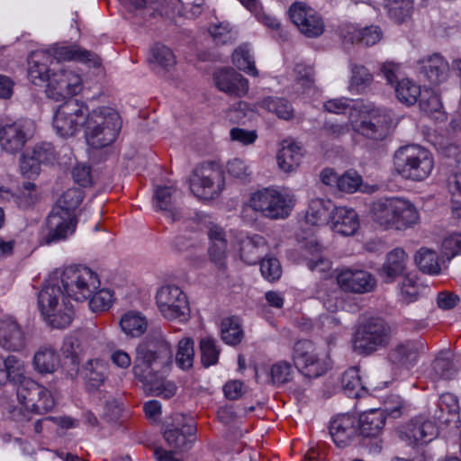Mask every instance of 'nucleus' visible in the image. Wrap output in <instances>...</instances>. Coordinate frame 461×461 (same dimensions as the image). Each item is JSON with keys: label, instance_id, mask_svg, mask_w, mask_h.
<instances>
[{"label": "nucleus", "instance_id": "nucleus-1", "mask_svg": "<svg viewBox=\"0 0 461 461\" xmlns=\"http://www.w3.org/2000/svg\"><path fill=\"white\" fill-rule=\"evenodd\" d=\"M61 61H77L90 67H99L98 56L77 45H55L46 50L32 52L29 59L28 77L34 85L48 83V77L54 71L51 66Z\"/></svg>", "mask_w": 461, "mask_h": 461}, {"label": "nucleus", "instance_id": "nucleus-2", "mask_svg": "<svg viewBox=\"0 0 461 461\" xmlns=\"http://www.w3.org/2000/svg\"><path fill=\"white\" fill-rule=\"evenodd\" d=\"M172 357V347L162 337L140 345L132 369L134 377L148 390L168 371Z\"/></svg>", "mask_w": 461, "mask_h": 461}, {"label": "nucleus", "instance_id": "nucleus-3", "mask_svg": "<svg viewBox=\"0 0 461 461\" xmlns=\"http://www.w3.org/2000/svg\"><path fill=\"white\" fill-rule=\"evenodd\" d=\"M89 114L85 130L86 143L93 149H103L113 144L122 129L118 112L103 106L93 110Z\"/></svg>", "mask_w": 461, "mask_h": 461}, {"label": "nucleus", "instance_id": "nucleus-4", "mask_svg": "<svg viewBox=\"0 0 461 461\" xmlns=\"http://www.w3.org/2000/svg\"><path fill=\"white\" fill-rule=\"evenodd\" d=\"M17 388V398L19 402L25 408L14 410L12 418L18 421H29L32 414L42 415L51 411L55 405L54 398L51 393L43 385L32 379L24 377L21 381Z\"/></svg>", "mask_w": 461, "mask_h": 461}, {"label": "nucleus", "instance_id": "nucleus-5", "mask_svg": "<svg viewBox=\"0 0 461 461\" xmlns=\"http://www.w3.org/2000/svg\"><path fill=\"white\" fill-rule=\"evenodd\" d=\"M393 164L403 178L422 181L431 174L434 158L429 150L420 145H406L395 151Z\"/></svg>", "mask_w": 461, "mask_h": 461}, {"label": "nucleus", "instance_id": "nucleus-6", "mask_svg": "<svg viewBox=\"0 0 461 461\" xmlns=\"http://www.w3.org/2000/svg\"><path fill=\"white\" fill-rule=\"evenodd\" d=\"M52 275L57 277L67 297L78 302L87 300L100 286L97 274L87 267L70 266Z\"/></svg>", "mask_w": 461, "mask_h": 461}, {"label": "nucleus", "instance_id": "nucleus-7", "mask_svg": "<svg viewBox=\"0 0 461 461\" xmlns=\"http://www.w3.org/2000/svg\"><path fill=\"white\" fill-rule=\"evenodd\" d=\"M349 122L355 132L374 140H382L391 131L393 115L387 108L368 104L359 111L357 118L351 113Z\"/></svg>", "mask_w": 461, "mask_h": 461}, {"label": "nucleus", "instance_id": "nucleus-8", "mask_svg": "<svg viewBox=\"0 0 461 461\" xmlns=\"http://www.w3.org/2000/svg\"><path fill=\"white\" fill-rule=\"evenodd\" d=\"M294 205V194L273 187L258 190L252 194L249 199V206L269 219L288 217Z\"/></svg>", "mask_w": 461, "mask_h": 461}, {"label": "nucleus", "instance_id": "nucleus-9", "mask_svg": "<svg viewBox=\"0 0 461 461\" xmlns=\"http://www.w3.org/2000/svg\"><path fill=\"white\" fill-rule=\"evenodd\" d=\"M390 341V328L380 318H369L360 323L352 339L354 351L360 355H370L384 348Z\"/></svg>", "mask_w": 461, "mask_h": 461}, {"label": "nucleus", "instance_id": "nucleus-10", "mask_svg": "<svg viewBox=\"0 0 461 461\" xmlns=\"http://www.w3.org/2000/svg\"><path fill=\"white\" fill-rule=\"evenodd\" d=\"M89 109L84 103L69 98L60 104L53 117V127L64 138L75 135L81 127L86 128Z\"/></svg>", "mask_w": 461, "mask_h": 461}, {"label": "nucleus", "instance_id": "nucleus-11", "mask_svg": "<svg viewBox=\"0 0 461 461\" xmlns=\"http://www.w3.org/2000/svg\"><path fill=\"white\" fill-rule=\"evenodd\" d=\"M224 187V175L221 166L214 162H205L194 170L190 180L192 193L205 200L213 199Z\"/></svg>", "mask_w": 461, "mask_h": 461}, {"label": "nucleus", "instance_id": "nucleus-12", "mask_svg": "<svg viewBox=\"0 0 461 461\" xmlns=\"http://www.w3.org/2000/svg\"><path fill=\"white\" fill-rule=\"evenodd\" d=\"M35 124L31 120L0 123V147L9 154L20 152L33 137Z\"/></svg>", "mask_w": 461, "mask_h": 461}, {"label": "nucleus", "instance_id": "nucleus-13", "mask_svg": "<svg viewBox=\"0 0 461 461\" xmlns=\"http://www.w3.org/2000/svg\"><path fill=\"white\" fill-rule=\"evenodd\" d=\"M157 304L161 314L167 320L186 321L189 306L185 294L175 285L162 286L156 295Z\"/></svg>", "mask_w": 461, "mask_h": 461}, {"label": "nucleus", "instance_id": "nucleus-14", "mask_svg": "<svg viewBox=\"0 0 461 461\" xmlns=\"http://www.w3.org/2000/svg\"><path fill=\"white\" fill-rule=\"evenodd\" d=\"M163 432L167 446L175 451H185L191 448L195 440L196 427L192 419L183 414H176L172 422L166 423Z\"/></svg>", "mask_w": 461, "mask_h": 461}, {"label": "nucleus", "instance_id": "nucleus-15", "mask_svg": "<svg viewBox=\"0 0 461 461\" xmlns=\"http://www.w3.org/2000/svg\"><path fill=\"white\" fill-rule=\"evenodd\" d=\"M292 23L299 32L307 38L320 37L325 30L322 17L305 4L295 2L288 10Z\"/></svg>", "mask_w": 461, "mask_h": 461}, {"label": "nucleus", "instance_id": "nucleus-16", "mask_svg": "<svg viewBox=\"0 0 461 461\" xmlns=\"http://www.w3.org/2000/svg\"><path fill=\"white\" fill-rule=\"evenodd\" d=\"M81 84V77L76 72L65 68L54 69L48 77L46 94L49 98L60 101L78 94Z\"/></svg>", "mask_w": 461, "mask_h": 461}, {"label": "nucleus", "instance_id": "nucleus-17", "mask_svg": "<svg viewBox=\"0 0 461 461\" xmlns=\"http://www.w3.org/2000/svg\"><path fill=\"white\" fill-rule=\"evenodd\" d=\"M77 224L76 214H70L59 206H53L46 221L47 233L43 237L47 245L65 240L72 235Z\"/></svg>", "mask_w": 461, "mask_h": 461}, {"label": "nucleus", "instance_id": "nucleus-18", "mask_svg": "<svg viewBox=\"0 0 461 461\" xmlns=\"http://www.w3.org/2000/svg\"><path fill=\"white\" fill-rule=\"evenodd\" d=\"M58 159V152L52 143L41 141L23 154L20 170L27 177L37 176L41 165H52Z\"/></svg>", "mask_w": 461, "mask_h": 461}, {"label": "nucleus", "instance_id": "nucleus-19", "mask_svg": "<svg viewBox=\"0 0 461 461\" xmlns=\"http://www.w3.org/2000/svg\"><path fill=\"white\" fill-rule=\"evenodd\" d=\"M294 358L296 365L302 368L305 376L316 378L327 372L330 364L326 358H321L314 352L313 346L309 340H300L294 348Z\"/></svg>", "mask_w": 461, "mask_h": 461}, {"label": "nucleus", "instance_id": "nucleus-20", "mask_svg": "<svg viewBox=\"0 0 461 461\" xmlns=\"http://www.w3.org/2000/svg\"><path fill=\"white\" fill-rule=\"evenodd\" d=\"M426 348V344L421 340H406L390 349L388 359L397 368L411 369L417 365Z\"/></svg>", "mask_w": 461, "mask_h": 461}, {"label": "nucleus", "instance_id": "nucleus-21", "mask_svg": "<svg viewBox=\"0 0 461 461\" xmlns=\"http://www.w3.org/2000/svg\"><path fill=\"white\" fill-rule=\"evenodd\" d=\"M337 282L343 291L354 294H366L375 286V277L360 269H342L337 276Z\"/></svg>", "mask_w": 461, "mask_h": 461}, {"label": "nucleus", "instance_id": "nucleus-22", "mask_svg": "<svg viewBox=\"0 0 461 461\" xmlns=\"http://www.w3.org/2000/svg\"><path fill=\"white\" fill-rule=\"evenodd\" d=\"M417 68L431 86H438L445 82L449 71L447 61L438 53L427 55L419 59Z\"/></svg>", "mask_w": 461, "mask_h": 461}, {"label": "nucleus", "instance_id": "nucleus-23", "mask_svg": "<svg viewBox=\"0 0 461 461\" xmlns=\"http://www.w3.org/2000/svg\"><path fill=\"white\" fill-rule=\"evenodd\" d=\"M217 88L229 95L241 97L249 92V81L233 68H222L213 76Z\"/></svg>", "mask_w": 461, "mask_h": 461}, {"label": "nucleus", "instance_id": "nucleus-24", "mask_svg": "<svg viewBox=\"0 0 461 461\" xmlns=\"http://www.w3.org/2000/svg\"><path fill=\"white\" fill-rule=\"evenodd\" d=\"M329 431L338 447L348 446L358 435L357 417L349 414L337 416L330 421Z\"/></svg>", "mask_w": 461, "mask_h": 461}, {"label": "nucleus", "instance_id": "nucleus-25", "mask_svg": "<svg viewBox=\"0 0 461 461\" xmlns=\"http://www.w3.org/2000/svg\"><path fill=\"white\" fill-rule=\"evenodd\" d=\"M436 423L421 416L411 419L404 429V435L413 444H427L438 436Z\"/></svg>", "mask_w": 461, "mask_h": 461}, {"label": "nucleus", "instance_id": "nucleus-26", "mask_svg": "<svg viewBox=\"0 0 461 461\" xmlns=\"http://www.w3.org/2000/svg\"><path fill=\"white\" fill-rule=\"evenodd\" d=\"M26 345L24 331L13 318L0 320V347L6 350L19 351Z\"/></svg>", "mask_w": 461, "mask_h": 461}, {"label": "nucleus", "instance_id": "nucleus-27", "mask_svg": "<svg viewBox=\"0 0 461 461\" xmlns=\"http://www.w3.org/2000/svg\"><path fill=\"white\" fill-rule=\"evenodd\" d=\"M63 298H67V295L59 285L57 277L51 275L38 294V305L43 318L49 315V312H52L53 308L61 303Z\"/></svg>", "mask_w": 461, "mask_h": 461}, {"label": "nucleus", "instance_id": "nucleus-28", "mask_svg": "<svg viewBox=\"0 0 461 461\" xmlns=\"http://www.w3.org/2000/svg\"><path fill=\"white\" fill-rule=\"evenodd\" d=\"M177 190L173 186H157L154 192L155 206L171 221H179L181 212L176 206Z\"/></svg>", "mask_w": 461, "mask_h": 461}, {"label": "nucleus", "instance_id": "nucleus-29", "mask_svg": "<svg viewBox=\"0 0 461 461\" xmlns=\"http://www.w3.org/2000/svg\"><path fill=\"white\" fill-rule=\"evenodd\" d=\"M332 229L343 236L354 235L359 228L357 212L347 207H336L331 213Z\"/></svg>", "mask_w": 461, "mask_h": 461}, {"label": "nucleus", "instance_id": "nucleus-30", "mask_svg": "<svg viewBox=\"0 0 461 461\" xmlns=\"http://www.w3.org/2000/svg\"><path fill=\"white\" fill-rule=\"evenodd\" d=\"M357 420L358 434L363 437H376L385 424V414L381 409H372L363 412Z\"/></svg>", "mask_w": 461, "mask_h": 461}, {"label": "nucleus", "instance_id": "nucleus-31", "mask_svg": "<svg viewBox=\"0 0 461 461\" xmlns=\"http://www.w3.org/2000/svg\"><path fill=\"white\" fill-rule=\"evenodd\" d=\"M239 244L240 258L249 265L256 264L267 251V241L260 235L242 237Z\"/></svg>", "mask_w": 461, "mask_h": 461}, {"label": "nucleus", "instance_id": "nucleus-32", "mask_svg": "<svg viewBox=\"0 0 461 461\" xmlns=\"http://www.w3.org/2000/svg\"><path fill=\"white\" fill-rule=\"evenodd\" d=\"M456 368L455 367L450 353L440 352L431 363L430 367L427 370V377L433 383L450 380L455 377Z\"/></svg>", "mask_w": 461, "mask_h": 461}, {"label": "nucleus", "instance_id": "nucleus-33", "mask_svg": "<svg viewBox=\"0 0 461 461\" xmlns=\"http://www.w3.org/2000/svg\"><path fill=\"white\" fill-rule=\"evenodd\" d=\"M458 411L459 405L456 397L452 393H443L438 401L432 416L438 424L447 425L456 420Z\"/></svg>", "mask_w": 461, "mask_h": 461}, {"label": "nucleus", "instance_id": "nucleus-34", "mask_svg": "<svg viewBox=\"0 0 461 461\" xmlns=\"http://www.w3.org/2000/svg\"><path fill=\"white\" fill-rule=\"evenodd\" d=\"M407 255L402 249L396 248L387 254L386 260L381 269V276L386 282L391 283L396 277L404 274Z\"/></svg>", "mask_w": 461, "mask_h": 461}, {"label": "nucleus", "instance_id": "nucleus-35", "mask_svg": "<svg viewBox=\"0 0 461 461\" xmlns=\"http://www.w3.org/2000/svg\"><path fill=\"white\" fill-rule=\"evenodd\" d=\"M396 197L383 198L373 203V220L384 228L393 227L394 212L401 208L395 205Z\"/></svg>", "mask_w": 461, "mask_h": 461}, {"label": "nucleus", "instance_id": "nucleus-36", "mask_svg": "<svg viewBox=\"0 0 461 461\" xmlns=\"http://www.w3.org/2000/svg\"><path fill=\"white\" fill-rule=\"evenodd\" d=\"M24 374L23 362L14 355L4 358L0 356V387L7 383L17 384Z\"/></svg>", "mask_w": 461, "mask_h": 461}, {"label": "nucleus", "instance_id": "nucleus-37", "mask_svg": "<svg viewBox=\"0 0 461 461\" xmlns=\"http://www.w3.org/2000/svg\"><path fill=\"white\" fill-rule=\"evenodd\" d=\"M302 156V149L299 145L290 140H284L277 153V164L282 170L290 172L299 166Z\"/></svg>", "mask_w": 461, "mask_h": 461}, {"label": "nucleus", "instance_id": "nucleus-38", "mask_svg": "<svg viewBox=\"0 0 461 461\" xmlns=\"http://www.w3.org/2000/svg\"><path fill=\"white\" fill-rule=\"evenodd\" d=\"M33 366L40 374H52L59 366V356L55 348L41 347L34 354Z\"/></svg>", "mask_w": 461, "mask_h": 461}, {"label": "nucleus", "instance_id": "nucleus-39", "mask_svg": "<svg viewBox=\"0 0 461 461\" xmlns=\"http://www.w3.org/2000/svg\"><path fill=\"white\" fill-rule=\"evenodd\" d=\"M68 298H63L61 303L53 308L54 311L44 317L45 321L52 328L65 329L71 324L74 310Z\"/></svg>", "mask_w": 461, "mask_h": 461}, {"label": "nucleus", "instance_id": "nucleus-40", "mask_svg": "<svg viewBox=\"0 0 461 461\" xmlns=\"http://www.w3.org/2000/svg\"><path fill=\"white\" fill-rule=\"evenodd\" d=\"M330 200L321 198L312 199L306 212V221L311 225L321 226L328 222L331 217L330 210L332 209Z\"/></svg>", "mask_w": 461, "mask_h": 461}, {"label": "nucleus", "instance_id": "nucleus-41", "mask_svg": "<svg viewBox=\"0 0 461 461\" xmlns=\"http://www.w3.org/2000/svg\"><path fill=\"white\" fill-rule=\"evenodd\" d=\"M395 205L401 209L394 212L393 228L402 230L412 226L418 221V211L410 201L396 197Z\"/></svg>", "mask_w": 461, "mask_h": 461}, {"label": "nucleus", "instance_id": "nucleus-42", "mask_svg": "<svg viewBox=\"0 0 461 461\" xmlns=\"http://www.w3.org/2000/svg\"><path fill=\"white\" fill-rule=\"evenodd\" d=\"M258 105L275 113L281 120L289 121L294 117V110L290 102L285 98L268 96L260 101Z\"/></svg>", "mask_w": 461, "mask_h": 461}, {"label": "nucleus", "instance_id": "nucleus-43", "mask_svg": "<svg viewBox=\"0 0 461 461\" xmlns=\"http://www.w3.org/2000/svg\"><path fill=\"white\" fill-rule=\"evenodd\" d=\"M120 326L125 334L131 337H140L146 331L148 321L140 312H128L122 317Z\"/></svg>", "mask_w": 461, "mask_h": 461}, {"label": "nucleus", "instance_id": "nucleus-44", "mask_svg": "<svg viewBox=\"0 0 461 461\" xmlns=\"http://www.w3.org/2000/svg\"><path fill=\"white\" fill-rule=\"evenodd\" d=\"M107 365L101 359H90L84 366V375L89 385L98 388L107 377Z\"/></svg>", "mask_w": 461, "mask_h": 461}, {"label": "nucleus", "instance_id": "nucleus-45", "mask_svg": "<svg viewBox=\"0 0 461 461\" xmlns=\"http://www.w3.org/2000/svg\"><path fill=\"white\" fill-rule=\"evenodd\" d=\"M149 61L153 69L159 68L169 70L176 64V59L172 50L165 45L157 43L150 50Z\"/></svg>", "mask_w": 461, "mask_h": 461}, {"label": "nucleus", "instance_id": "nucleus-46", "mask_svg": "<svg viewBox=\"0 0 461 461\" xmlns=\"http://www.w3.org/2000/svg\"><path fill=\"white\" fill-rule=\"evenodd\" d=\"M398 100L407 105H412L421 95L420 87L408 78H402L394 86Z\"/></svg>", "mask_w": 461, "mask_h": 461}, {"label": "nucleus", "instance_id": "nucleus-47", "mask_svg": "<svg viewBox=\"0 0 461 461\" xmlns=\"http://www.w3.org/2000/svg\"><path fill=\"white\" fill-rule=\"evenodd\" d=\"M221 339L229 345L239 344L243 338V331L237 317H228L221 323Z\"/></svg>", "mask_w": 461, "mask_h": 461}, {"label": "nucleus", "instance_id": "nucleus-48", "mask_svg": "<svg viewBox=\"0 0 461 461\" xmlns=\"http://www.w3.org/2000/svg\"><path fill=\"white\" fill-rule=\"evenodd\" d=\"M349 90L357 94L363 93L373 82V75L362 65H351Z\"/></svg>", "mask_w": 461, "mask_h": 461}, {"label": "nucleus", "instance_id": "nucleus-49", "mask_svg": "<svg viewBox=\"0 0 461 461\" xmlns=\"http://www.w3.org/2000/svg\"><path fill=\"white\" fill-rule=\"evenodd\" d=\"M389 17L397 23L404 22L413 9L412 0H384Z\"/></svg>", "mask_w": 461, "mask_h": 461}, {"label": "nucleus", "instance_id": "nucleus-50", "mask_svg": "<svg viewBox=\"0 0 461 461\" xmlns=\"http://www.w3.org/2000/svg\"><path fill=\"white\" fill-rule=\"evenodd\" d=\"M341 385L345 393L349 397H360L361 391L365 390L359 370L357 367H350L343 373Z\"/></svg>", "mask_w": 461, "mask_h": 461}, {"label": "nucleus", "instance_id": "nucleus-51", "mask_svg": "<svg viewBox=\"0 0 461 461\" xmlns=\"http://www.w3.org/2000/svg\"><path fill=\"white\" fill-rule=\"evenodd\" d=\"M232 61L234 65L249 76L257 77L258 71L255 67L253 57L247 45H241L232 53Z\"/></svg>", "mask_w": 461, "mask_h": 461}, {"label": "nucleus", "instance_id": "nucleus-52", "mask_svg": "<svg viewBox=\"0 0 461 461\" xmlns=\"http://www.w3.org/2000/svg\"><path fill=\"white\" fill-rule=\"evenodd\" d=\"M419 106L421 112L436 120H443L442 104L439 97L433 92L426 90L420 95Z\"/></svg>", "mask_w": 461, "mask_h": 461}, {"label": "nucleus", "instance_id": "nucleus-53", "mask_svg": "<svg viewBox=\"0 0 461 461\" xmlns=\"http://www.w3.org/2000/svg\"><path fill=\"white\" fill-rule=\"evenodd\" d=\"M415 262L424 273L437 275L440 272L437 253L431 249H420L415 256Z\"/></svg>", "mask_w": 461, "mask_h": 461}, {"label": "nucleus", "instance_id": "nucleus-54", "mask_svg": "<svg viewBox=\"0 0 461 461\" xmlns=\"http://www.w3.org/2000/svg\"><path fill=\"white\" fill-rule=\"evenodd\" d=\"M194 357V340L190 338L182 339L178 342L176 355V362L177 366L183 370H187L193 366Z\"/></svg>", "mask_w": 461, "mask_h": 461}, {"label": "nucleus", "instance_id": "nucleus-55", "mask_svg": "<svg viewBox=\"0 0 461 461\" xmlns=\"http://www.w3.org/2000/svg\"><path fill=\"white\" fill-rule=\"evenodd\" d=\"M83 198V191L80 188H69L63 193L54 206H59L70 214H76L75 212Z\"/></svg>", "mask_w": 461, "mask_h": 461}, {"label": "nucleus", "instance_id": "nucleus-56", "mask_svg": "<svg viewBox=\"0 0 461 461\" xmlns=\"http://www.w3.org/2000/svg\"><path fill=\"white\" fill-rule=\"evenodd\" d=\"M61 350L66 357H70L73 365L77 366L85 352V347L80 339L70 336L64 339Z\"/></svg>", "mask_w": 461, "mask_h": 461}, {"label": "nucleus", "instance_id": "nucleus-57", "mask_svg": "<svg viewBox=\"0 0 461 461\" xmlns=\"http://www.w3.org/2000/svg\"><path fill=\"white\" fill-rule=\"evenodd\" d=\"M447 186L452 195V215L456 219H461V175L450 176L447 180Z\"/></svg>", "mask_w": 461, "mask_h": 461}, {"label": "nucleus", "instance_id": "nucleus-58", "mask_svg": "<svg viewBox=\"0 0 461 461\" xmlns=\"http://www.w3.org/2000/svg\"><path fill=\"white\" fill-rule=\"evenodd\" d=\"M294 373L293 366L286 361H279L274 364L270 369L271 383L280 385L288 383Z\"/></svg>", "mask_w": 461, "mask_h": 461}, {"label": "nucleus", "instance_id": "nucleus-59", "mask_svg": "<svg viewBox=\"0 0 461 461\" xmlns=\"http://www.w3.org/2000/svg\"><path fill=\"white\" fill-rule=\"evenodd\" d=\"M202 363L204 366L215 365L218 362L220 349L212 338H203L200 340Z\"/></svg>", "mask_w": 461, "mask_h": 461}, {"label": "nucleus", "instance_id": "nucleus-60", "mask_svg": "<svg viewBox=\"0 0 461 461\" xmlns=\"http://www.w3.org/2000/svg\"><path fill=\"white\" fill-rule=\"evenodd\" d=\"M89 307L94 312H100L107 311L113 300V294L107 289L95 290L94 294L88 298Z\"/></svg>", "mask_w": 461, "mask_h": 461}, {"label": "nucleus", "instance_id": "nucleus-61", "mask_svg": "<svg viewBox=\"0 0 461 461\" xmlns=\"http://www.w3.org/2000/svg\"><path fill=\"white\" fill-rule=\"evenodd\" d=\"M384 408L381 409L384 411L385 416L389 415L393 418H399L408 411V403L399 395H388L384 402Z\"/></svg>", "mask_w": 461, "mask_h": 461}, {"label": "nucleus", "instance_id": "nucleus-62", "mask_svg": "<svg viewBox=\"0 0 461 461\" xmlns=\"http://www.w3.org/2000/svg\"><path fill=\"white\" fill-rule=\"evenodd\" d=\"M148 390L155 396L170 399L176 394L177 387L174 382L166 380L165 375H162Z\"/></svg>", "mask_w": 461, "mask_h": 461}, {"label": "nucleus", "instance_id": "nucleus-63", "mask_svg": "<svg viewBox=\"0 0 461 461\" xmlns=\"http://www.w3.org/2000/svg\"><path fill=\"white\" fill-rule=\"evenodd\" d=\"M260 272L265 279L274 282L280 278L282 267L277 258L267 257L260 262Z\"/></svg>", "mask_w": 461, "mask_h": 461}, {"label": "nucleus", "instance_id": "nucleus-64", "mask_svg": "<svg viewBox=\"0 0 461 461\" xmlns=\"http://www.w3.org/2000/svg\"><path fill=\"white\" fill-rule=\"evenodd\" d=\"M362 178L355 171H347L339 176L337 187L339 190L346 193H355L361 185Z\"/></svg>", "mask_w": 461, "mask_h": 461}]
</instances>
